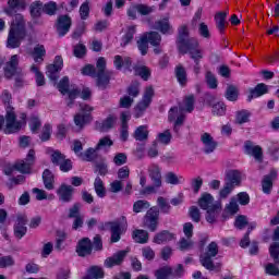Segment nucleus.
I'll list each match as a JSON object with an SVG mask.
<instances>
[{
	"label": "nucleus",
	"mask_w": 279,
	"mask_h": 279,
	"mask_svg": "<svg viewBox=\"0 0 279 279\" xmlns=\"http://www.w3.org/2000/svg\"><path fill=\"white\" fill-rule=\"evenodd\" d=\"M278 178V173L276 171H271L269 174L265 175L262 181V191L266 195H269L271 193V190L274 189V180Z\"/></svg>",
	"instance_id": "obj_17"
},
{
	"label": "nucleus",
	"mask_w": 279,
	"mask_h": 279,
	"mask_svg": "<svg viewBox=\"0 0 279 279\" xmlns=\"http://www.w3.org/2000/svg\"><path fill=\"white\" fill-rule=\"evenodd\" d=\"M175 239V235L169 231H161L157 234H155L153 239V243H156L157 245H162V243H169V241H173Z\"/></svg>",
	"instance_id": "obj_25"
},
{
	"label": "nucleus",
	"mask_w": 279,
	"mask_h": 279,
	"mask_svg": "<svg viewBox=\"0 0 279 279\" xmlns=\"http://www.w3.org/2000/svg\"><path fill=\"white\" fill-rule=\"evenodd\" d=\"M57 195L61 202H71V199H73V186L61 184V186L57 190Z\"/></svg>",
	"instance_id": "obj_18"
},
{
	"label": "nucleus",
	"mask_w": 279,
	"mask_h": 279,
	"mask_svg": "<svg viewBox=\"0 0 279 279\" xmlns=\"http://www.w3.org/2000/svg\"><path fill=\"white\" fill-rule=\"evenodd\" d=\"M21 62V56L20 54H12L9 60L5 62L3 66L4 77L7 80H12L14 75H17L21 73V68H19V64Z\"/></svg>",
	"instance_id": "obj_10"
},
{
	"label": "nucleus",
	"mask_w": 279,
	"mask_h": 279,
	"mask_svg": "<svg viewBox=\"0 0 279 279\" xmlns=\"http://www.w3.org/2000/svg\"><path fill=\"white\" fill-rule=\"evenodd\" d=\"M148 174L153 182V185L146 186L142 191V195H151V193H157L158 189L162 186V173L160 171V167L157 165H153L148 168Z\"/></svg>",
	"instance_id": "obj_3"
},
{
	"label": "nucleus",
	"mask_w": 279,
	"mask_h": 279,
	"mask_svg": "<svg viewBox=\"0 0 279 279\" xmlns=\"http://www.w3.org/2000/svg\"><path fill=\"white\" fill-rule=\"evenodd\" d=\"M96 69L95 65L87 64L81 70V73L82 75L97 77V86L104 90L110 84V75H112L110 71L106 70V59L104 57L98 58Z\"/></svg>",
	"instance_id": "obj_1"
},
{
	"label": "nucleus",
	"mask_w": 279,
	"mask_h": 279,
	"mask_svg": "<svg viewBox=\"0 0 279 279\" xmlns=\"http://www.w3.org/2000/svg\"><path fill=\"white\" fill-rule=\"evenodd\" d=\"M83 143L80 141V140H74L73 142H72V146H71V149H72V151H74V154L78 157V158H81V156H82V150L84 149V147H83Z\"/></svg>",
	"instance_id": "obj_59"
},
{
	"label": "nucleus",
	"mask_w": 279,
	"mask_h": 279,
	"mask_svg": "<svg viewBox=\"0 0 279 279\" xmlns=\"http://www.w3.org/2000/svg\"><path fill=\"white\" fill-rule=\"evenodd\" d=\"M134 34H136V26H130L125 35L122 37L121 47H128V45L132 43Z\"/></svg>",
	"instance_id": "obj_39"
},
{
	"label": "nucleus",
	"mask_w": 279,
	"mask_h": 279,
	"mask_svg": "<svg viewBox=\"0 0 279 279\" xmlns=\"http://www.w3.org/2000/svg\"><path fill=\"white\" fill-rule=\"evenodd\" d=\"M226 99L228 101H236L239 99V88L234 85H229L226 90Z\"/></svg>",
	"instance_id": "obj_41"
},
{
	"label": "nucleus",
	"mask_w": 279,
	"mask_h": 279,
	"mask_svg": "<svg viewBox=\"0 0 279 279\" xmlns=\"http://www.w3.org/2000/svg\"><path fill=\"white\" fill-rule=\"evenodd\" d=\"M168 121L174 122V131L184 123V111L179 107H172L168 113Z\"/></svg>",
	"instance_id": "obj_14"
},
{
	"label": "nucleus",
	"mask_w": 279,
	"mask_h": 279,
	"mask_svg": "<svg viewBox=\"0 0 279 279\" xmlns=\"http://www.w3.org/2000/svg\"><path fill=\"white\" fill-rule=\"evenodd\" d=\"M160 220V209L158 207H151L146 211L144 216V228L149 232H156L158 230V221Z\"/></svg>",
	"instance_id": "obj_8"
},
{
	"label": "nucleus",
	"mask_w": 279,
	"mask_h": 279,
	"mask_svg": "<svg viewBox=\"0 0 279 279\" xmlns=\"http://www.w3.org/2000/svg\"><path fill=\"white\" fill-rule=\"evenodd\" d=\"M198 34L202 36V38H210V29H208V25H206V23L202 22L198 25Z\"/></svg>",
	"instance_id": "obj_63"
},
{
	"label": "nucleus",
	"mask_w": 279,
	"mask_h": 279,
	"mask_svg": "<svg viewBox=\"0 0 279 279\" xmlns=\"http://www.w3.org/2000/svg\"><path fill=\"white\" fill-rule=\"evenodd\" d=\"M45 56H47V50L40 44L33 49V59L36 64H43L45 62Z\"/></svg>",
	"instance_id": "obj_27"
},
{
	"label": "nucleus",
	"mask_w": 279,
	"mask_h": 279,
	"mask_svg": "<svg viewBox=\"0 0 279 279\" xmlns=\"http://www.w3.org/2000/svg\"><path fill=\"white\" fill-rule=\"evenodd\" d=\"M43 14V3L36 2L31 5V15L34 19H38Z\"/></svg>",
	"instance_id": "obj_58"
},
{
	"label": "nucleus",
	"mask_w": 279,
	"mask_h": 279,
	"mask_svg": "<svg viewBox=\"0 0 279 279\" xmlns=\"http://www.w3.org/2000/svg\"><path fill=\"white\" fill-rule=\"evenodd\" d=\"M34 162H36V151L31 149L24 160H19L15 162V169L20 173H32Z\"/></svg>",
	"instance_id": "obj_12"
},
{
	"label": "nucleus",
	"mask_w": 279,
	"mask_h": 279,
	"mask_svg": "<svg viewBox=\"0 0 279 279\" xmlns=\"http://www.w3.org/2000/svg\"><path fill=\"white\" fill-rule=\"evenodd\" d=\"M227 213L229 215H236L239 213V203L236 202V197H232L230 203L226 206Z\"/></svg>",
	"instance_id": "obj_54"
},
{
	"label": "nucleus",
	"mask_w": 279,
	"mask_h": 279,
	"mask_svg": "<svg viewBox=\"0 0 279 279\" xmlns=\"http://www.w3.org/2000/svg\"><path fill=\"white\" fill-rule=\"evenodd\" d=\"M128 163V155L125 153H118L113 157V165L116 167H123V165Z\"/></svg>",
	"instance_id": "obj_53"
},
{
	"label": "nucleus",
	"mask_w": 279,
	"mask_h": 279,
	"mask_svg": "<svg viewBox=\"0 0 279 279\" xmlns=\"http://www.w3.org/2000/svg\"><path fill=\"white\" fill-rule=\"evenodd\" d=\"M107 227L111 230V243H119L121 234L128 230V218L121 216L118 220L108 222Z\"/></svg>",
	"instance_id": "obj_5"
},
{
	"label": "nucleus",
	"mask_w": 279,
	"mask_h": 279,
	"mask_svg": "<svg viewBox=\"0 0 279 279\" xmlns=\"http://www.w3.org/2000/svg\"><path fill=\"white\" fill-rule=\"evenodd\" d=\"M113 64L116 69H122L123 66H130V64H132V60L130 57L116 56Z\"/></svg>",
	"instance_id": "obj_42"
},
{
	"label": "nucleus",
	"mask_w": 279,
	"mask_h": 279,
	"mask_svg": "<svg viewBox=\"0 0 279 279\" xmlns=\"http://www.w3.org/2000/svg\"><path fill=\"white\" fill-rule=\"evenodd\" d=\"M117 123V117L109 116L106 120H104L100 124L101 132H108V130H112L114 124Z\"/></svg>",
	"instance_id": "obj_43"
},
{
	"label": "nucleus",
	"mask_w": 279,
	"mask_h": 279,
	"mask_svg": "<svg viewBox=\"0 0 279 279\" xmlns=\"http://www.w3.org/2000/svg\"><path fill=\"white\" fill-rule=\"evenodd\" d=\"M135 75H140V77H142V80L147 82L149 80V77L151 76V71L149 70V68H147L145 65H136L135 66Z\"/></svg>",
	"instance_id": "obj_40"
},
{
	"label": "nucleus",
	"mask_w": 279,
	"mask_h": 279,
	"mask_svg": "<svg viewBox=\"0 0 279 279\" xmlns=\"http://www.w3.org/2000/svg\"><path fill=\"white\" fill-rule=\"evenodd\" d=\"M217 204H219V202H215V198L213 197V195L208 193L203 194L198 199V206L203 210H208L209 208L217 206Z\"/></svg>",
	"instance_id": "obj_22"
},
{
	"label": "nucleus",
	"mask_w": 279,
	"mask_h": 279,
	"mask_svg": "<svg viewBox=\"0 0 279 279\" xmlns=\"http://www.w3.org/2000/svg\"><path fill=\"white\" fill-rule=\"evenodd\" d=\"M66 241V232L58 231L57 232V242H56V250H62V243Z\"/></svg>",
	"instance_id": "obj_64"
},
{
	"label": "nucleus",
	"mask_w": 279,
	"mask_h": 279,
	"mask_svg": "<svg viewBox=\"0 0 279 279\" xmlns=\"http://www.w3.org/2000/svg\"><path fill=\"white\" fill-rule=\"evenodd\" d=\"M227 17H228V11H220L216 13L215 15L216 27L219 29V32H223L226 29Z\"/></svg>",
	"instance_id": "obj_34"
},
{
	"label": "nucleus",
	"mask_w": 279,
	"mask_h": 279,
	"mask_svg": "<svg viewBox=\"0 0 279 279\" xmlns=\"http://www.w3.org/2000/svg\"><path fill=\"white\" fill-rule=\"evenodd\" d=\"M5 134H14V132H19L23 128V123L25 121L16 119V111L9 105L7 106V113H5Z\"/></svg>",
	"instance_id": "obj_4"
},
{
	"label": "nucleus",
	"mask_w": 279,
	"mask_h": 279,
	"mask_svg": "<svg viewBox=\"0 0 279 279\" xmlns=\"http://www.w3.org/2000/svg\"><path fill=\"white\" fill-rule=\"evenodd\" d=\"M171 274H173V271L171 270V267L166 266L156 270L155 276L157 279H169L171 278Z\"/></svg>",
	"instance_id": "obj_47"
},
{
	"label": "nucleus",
	"mask_w": 279,
	"mask_h": 279,
	"mask_svg": "<svg viewBox=\"0 0 279 279\" xmlns=\"http://www.w3.org/2000/svg\"><path fill=\"white\" fill-rule=\"evenodd\" d=\"M23 38H25V20L21 14H16L11 24L7 47L9 49H19Z\"/></svg>",
	"instance_id": "obj_2"
},
{
	"label": "nucleus",
	"mask_w": 279,
	"mask_h": 279,
	"mask_svg": "<svg viewBox=\"0 0 279 279\" xmlns=\"http://www.w3.org/2000/svg\"><path fill=\"white\" fill-rule=\"evenodd\" d=\"M149 206H151V205L147 201H136L133 204V213H136V214L143 213L144 210H147V208H149Z\"/></svg>",
	"instance_id": "obj_52"
},
{
	"label": "nucleus",
	"mask_w": 279,
	"mask_h": 279,
	"mask_svg": "<svg viewBox=\"0 0 279 279\" xmlns=\"http://www.w3.org/2000/svg\"><path fill=\"white\" fill-rule=\"evenodd\" d=\"M245 153L248 156H253L255 160H263V148L260 146H254L251 142H246L244 145Z\"/></svg>",
	"instance_id": "obj_24"
},
{
	"label": "nucleus",
	"mask_w": 279,
	"mask_h": 279,
	"mask_svg": "<svg viewBox=\"0 0 279 279\" xmlns=\"http://www.w3.org/2000/svg\"><path fill=\"white\" fill-rule=\"evenodd\" d=\"M90 252H93V243L90 242V239H82L77 244L76 253L78 256H88Z\"/></svg>",
	"instance_id": "obj_20"
},
{
	"label": "nucleus",
	"mask_w": 279,
	"mask_h": 279,
	"mask_svg": "<svg viewBox=\"0 0 279 279\" xmlns=\"http://www.w3.org/2000/svg\"><path fill=\"white\" fill-rule=\"evenodd\" d=\"M205 210H207L206 221L208 223H215L219 217V213H221V203H216L214 207H209V209Z\"/></svg>",
	"instance_id": "obj_28"
},
{
	"label": "nucleus",
	"mask_w": 279,
	"mask_h": 279,
	"mask_svg": "<svg viewBox=\"0 0 279 279\" xmlns=\"http://www.w3.org/2000/svg\"><path fill=\"white\" fill-rule=\"evenodd\" d=\"M190 40H195V38H189V27L186 25H183L179 28V49L180 51L184 50V47L189 45Z\"/></svg>",
	"instance_id": "obj_21"
},
{
	"label": "nucleus",
	"mask_w": 279,
	"mask_h": 279,
	"mask_svg": "<svg viewBox=\"0 0 279 279\" xmlns=\"http://www.w3.org/2000/svg\"><path fill=\"white\" fill-rule=\"evenodd\" d=\"M113 142L110 137L106 136L99 140L98 144L96 145V149H106L108 147H112Z\"/></svg>",
	"instance_id": "obj_62"
},
{
	"label": "nucleus",
	"mask_w": 279,
	"mask_h": 279,
	"mask_svg": "<svg viewBox=\"0 0 279 279\" xmlns=\"http://www.w3.org/2000/svg\"><path fill=\"white\" fill-rule=\"evenodd\" d=\"M57 10H58V4L53 1H50L43 7V11L46 14H49V16H53V14H56Z\"/></svg>",
	"instance_id": "obj_57"
},
{
	"label": "nucleus",
	"mask_w": 279,
	"mask_h": 279,
	"mask_svg": "<svg viewBox=\"0 0 279 279\" xmlns=\"http://www.w3.org/2000/svg\"><path fill=\"white\" fill-rule=\"evenodd\" d=\"M15 239H23L27 234V216L19 215L13 228Z\"/></svg>",
	"instance_id": "obj_13"
},
{
	"label": "nucleus",
	"mask_w": 279,
	"mask_h": 279,
	"mask_svg": "<svg viewBox=\"0 0 279 279\" xmlns=\"http://www.w3.org/2000/svg\"><path fill=\"white\" fill-rule=\"evenodd\" d=\"M227 184H231L233 189L239 186L241 184V173L238 170L229 171Z\"/></svg>",
	"instance_id": "obj_36"
},
{
	"label": "nucleus",
	"mask_w": 279,
	"mask_h": 279,
	"mask_svg": "<svg viewBox=\"0 0 279 279\" xmlns=\"http://www.w3.org/2000/svg\"><path fill=\"white\" fill-rule=\"evenodd\" d=\"M31 71L32 73H35L37 86H45V75H43V73H40V71L38 70V65H31Z\"/></svg>",
	"instance_id": "obj_49"
},
{
	"label": "nucleus",
	"mask_w": 279,
	"mask_h": 279,
	"mask_svg": "<svg viewBox=\"0 0 279 279\" xmlns=\"http://www.w3.org/2000/svg\"><path fill=\"white\" fill-rule=\"evenodd\" d=\"M126 255H128V252L125 251H120L116 253L113 256L108 257L105 260V267L110 269L112 267H117V265H121V263H123V259L125 258Z\"/></svg>",
	"instance_id": "obj_19"
},
{
	"label": "nucleus",
	"mask_w": 279,
	"mask_h": 279,
	"mask_svg": "<svg viewBox=\"0 0 279 279\" xmlns=\"http://www.w3.org/2000/svg\"><path fill=\"white\" fill-rule=\"evenodd\" d=\"M135 141H147L149 138V128L147 125H140L134 134H133Z\"/></svg>",
	"instance_id": "obj_32"
},
{
	"label": "nucleus",
	"mask_w": 279,
	"mask_h": 279,
	"mask_svg": "<svg viewBox=\"0 0 279 279\" xmlns=\"http://www.w3.org/2000/svg\"><path fill=\"white\" fill-rule=\"evenodd\" d=\"M279 264H274V263H268L265 266V271L268 276H279V268H278Z\"/></svg>",
	"instance_id": "obj_60"
},
{
	"label": "nucleus",
	"mask_w": 279,
	"mask_h": 279,
	"mask_svg": "<svg viewBox=\"0 0 279 279\" xmlns=\"http://www.w3.org/2000/svg\"><path fill=\"white\" fill-rule=\"evenodd\" d=\"M269 254L276 265H279V242H274L269 247Z\"/></svg>",
	"instance_id": "obj_51"
},
{
	"label": "nucleus",
	"mask_w": 279,
	"mask_h": 279,
	"mask_svg": "<svg viewBox=\"0 0 279 279\" xmlns=\"http://www.w3.org/2000/svg\"><path fill=\"white\" fill-rule=\"evenodd\" d=\"M93 110H95V108H93L90 105L80 106V112L74 116V123L76 128L82 130L84 125L93 121V117L90 116V112H93Z\"/></svg>",
	"instance_id": "obj_7"
},
{
	"label": "nucleus",
	"mask_w": 279,
	"mask_h": 279,
	"mask_svg": "<svg viewBox=\"0 0 279 279\" xmlns=\"http://www.w3.org/2000/svg\"><path fill=\"white\" fill-rule=\"evenodd\" d=\"M155 29L161 32V34H173V26L169 23V17L161 19L156 22Z\"/></svg>",
	"instance_id": "obj_26"
},
{
	"label": "nucleus",
	"mask_w": 279,
	"mask_h": 279,
	"mask_svg": "<svg viewBox=\"0 0 279 279\" xmlns=\"http://www.w3.org/2000/svg\"><path fill=\"white\" fill-rule=\"evenodd\" d=\"M99 151L97 148H88L86 151H84L80 159L85 160L86 162H90L92 160H95V153Z\"/></svg>",
	"instance_id": "obj_55"
},
{
	"label": "nucleus",
	"mask_w": 279,
	"mask_h": 279,
	"mask_svg": "<svg viewBox=\"0 0 279 279\" xmlns=\"http://www.w3.org/2000/svg\"><path fill=\"white\" fill-rule=\"evenodd\" d=\"M179 108L183 112H192L193 110H195V96H186L183 102L179 106Z\"/></svg>",
	"instance_id": "obj_31"
},
{
	"label": "nucleus",
	"mask_w": 279,
	"mask_h": 279,
	"mask_svg": "<svg viewBox=\"0 0 279 279\" xmlns=\"http://www.w3.org/2000/svg\"><path fill=\"white\" fill-rule=\"evenodd\" d=\"M43 181L45 184V189H47V191H53L54 186H53V173L49 170H45L43 173Z\"/></svg>",
	"instance_id": "obj_37"
},
{
	"label": "nucleus",
	"mask_w": 279,
	"mask_h": 279,
	"mask_svg": "<svg viewBox=\"0 0 279 279\" xmlns=\"http://www.w3.org/2000/svg\"><path fill=\"white\" fill-rule=\"evenodd\" d=\"M174 73H175V77H177L180 86H186V84L189 82L186 69H184V66H182V65H177Z\"/></svg>",
	"instance_id": "obj_29"
},
{
	"label": "nucleus",
	"mask_w": 279,
	"mask_h": 279,
	"mask_svg": "<svg viewBox=\"0 0 279 279\" xmlns=\"http://www.w3.org/2000/svg\"><path fill=\"white\" fill-rule=\"evenodd\" d=\"M180 51H182V53H189L195 64H199V60L204 58V50L199 48V41H197V39L190 40L186 46L183 47V50Z\"/></svg>",
	"instance_id": "obj_9"
},
{
	"label": "nucleus",
	"mask_w": 279,
	"mask_h": 279,
	"mask_svg": "<svg viewBox=\"0 0 279 279\" xmlns=\"http://www.w3.org/2000/svg\"><path fill=\"white\" fill-rule=\"evenodd\" d=\"M165 180L167 182V184H172V185H178L180 183H182V181L184 180L182 177H178L175 173L173 172H168L165 177Z\"/></svg>",
	"instance_id": "obj_50"
},
{
	"label": "nucleus",
	"mask_w": 279,
	"mask_h": 279,
	"mask_svg": "<svg viewBox=\"0 0 279 279\" xmlns=\"http://www.w3.org/2000/svg\"><path fill=\"white\" fill-rule=\"evenodd\" d=\"M142 256L145 260H154L156 258V252L150 246H145L142 248Z\"/></svg>",
	"instance_id": "obj_56"
},
{
	"label": "nucleus",
	"mask_w": 279,
	"mask_h": 279,
	"mask_svg": "<svg viewBox=\"0 0 279 279\" xmlns=\"http://www.w3.org/2000/svg\"><path fill=\"white\" fill-rule=\"evenodd\" d=\"M50 159L53 165L60 166L66 158L60 150H50Z\"/></svg>",
	"instance_id": "obj_44"
},
{
	"label": "nucleus",
	"mask_w": 279,
	"mask_h": 279,
	"mask_svg": "<svg viewBox=\"0 0 279 279\" xmlns=\"http://www.w3.org/2000/svg\"><path fill=\"white\" fill-rule=\"evenodd\" d=\"M144 38H146L147 43H149V45L153 47H158L160 43H162V37L156 32L147 33L144 35Z\"/></svg>",
	"instance_id": "obj_35"
},
{
	"label": "nucleus",
	"mask_w": 279,
	"mask_h": 279,
	"mask_svg": "<svg viewBox=\"0 0 279 279\" xmlns=\"http://www.w3.org/2000/svg\"><path fill=\"white\" fill-rule=\"evenodd\" d=\"M157 206H159L161 213H163V215H169V213L171 211V205H169V202L167 201V198L159 196L157 198Z\"/></svg>",
	"instance_id": "obj_48"
},
{
	"label": "nucleus",
	"mask_w": 279,
	"mask_h": 279,
	"mask_svg": "<svg viewBox=\"0 0 279 279\" xmlns=\"http://www.w3.org/2000/svg\"><path fill=\"white\" fill-rule=\"evenodd\" d=\"M153 97H154V88L147 87L144 93L142 101H140L135 107V111H134L135 119H141V117H143V114L145 113V110L149 108Z\"/></svg>",
	"instance_id": "obj_11"
},
{
	"label": "nucleus",
	"mask_w": 279,
	"mask_h": 279,
	"mask_svg": "<svg viewBox=\"0 0 279 279\" xmlns=\"http://www.w3.org/2000/svg\"><path fill=\"white\" fill-rule=\"evenodd\" d=\"M133 239L135 243L145 244L149 241V232L143 229H137L133 231Z\"/></svg>",
	"instance_id": "obj_33"
},
{
	"label": "nucleus",
	"mask_w": 279,
	"mask_h": 279,
	"mask_svg": "<svg viewBox=\"0 0 279 279\" xmlns=\"http://www.w3.org/2000/svg\"><path fill=\"white\" fill-rule=\"evenodd\" d=\"M205 81L209 88H217V77H215V74H213L211 72H206Z\"/></svg>",
	"instance_id": "obj_61"
},
{
	"label": "nucleus",
	"mask_w": 279,
	"mask_h": 279,
	"mask_svg": "<svg viewBox=\"0 0 279 279\" xmlns=\"http://www.w3.org/2000/svg\"><path fill=\"white\" fill-rule=\"evenodd\" d=\"M211 112L215 117H223L226 114V104L218 101L211 105Z\"/></svg>",
	"instance_id": "obj_46"
},
{
	"label": "nucleus",
	"mask_w": 279,
	"mask_h": 279,
	"mask_svg": "<svg viewBox=\"0 0 279 279\" xmlns=\"http://www.w3.org/2000/svg\"><path fill=\"white\" fill-rule=\"evenodd\" d=\"M201 143L203 145L204 154H213L215 149H217V146L219 145L215 137L210 135V133H203L201 134Z\"/></svg>",
	"instance_id": "obj_15"
},
{
	"label": "nucleus",
	"mask_w": 279,
	"mask_h": 279,
	"mask_svg": "<svg viewBox=\"0 0 279 279\" xmlns=\"http://www.w3.org/2000/svg\"><path fill=\"white\" fill-rule=\"evenodd\" d=\"M71 29V19L69 15H61L58 19L57 32L59 36H66Z\"/></svg>",
	"instance_id": "obj_16"
},
{
	"label": "nucleus",
	"mask_w": 279,
	"mask_h": 279,
	"mask_svg": "<svg viewBox=\"0 0 279 279\" xmlns=\"http://www.w3.org/2000/svg\"><path fill=\"white\" fill-rule=\"evenodd\" d=\"M217 254H219V246L217 245V242H211L207 246V251L201 255V263L205 269L214 271L215 264L213 263V258H215Z\"/></svg>",
	"instance_id": "obj_6"
},
{
	"label": "nucleus",
	"mask_w": 279,
	"mask_h": 279,
	"mask_svg": "<svg viewBox=\"0 0 279 279\" xmlns=\"http://www.w3.org/2000/svg\"><path fill=\"white\" fill-rule=\"evenodd\" d=\"M5 219H8V211H5V209H0V232L5 241H10L8 227L4 225Z\"/></svg>",
	"instance_id": "obj_30"
},
{
	"label": "nucleus",
	"mask_w": 279,
	"mask_h": 279,
	"mask_svg": "<svg viewBox=\"0 0 279 279\" xmlns=\"http://www.w3.org/2000/svg\"><path fill=\"white\" fill-rule=\"evenodd\" d=\"M269 92L267 85L259 83L256 85L255 88L250 89V95L247 97L248 101H252V99H256L257 97H263V95H267Z\"/></svg>",
	"instance_id": "obj_23"
},
{
	"label": "nucleus",
	"mask_w": 279,
	"mask_h": 279,
	"mask_svg": "<svg viewBox=\"0 0 279 279\" xmlns=\"http://www.w3.org/2000/svg\"><path fill=\"white\" fill-rule=\"evenodd\" d=\"M250 117H252V113L247 110L238 111L235 114V123L238 125H243V123H250Z\"/></svg>",
	"instance_id": "obj_38"
},
{
	"label": "nucleus",
	"mask_w": 279,
	"mask_h": 279,
	"mask_svg": "<svg viewBox=\"0 0 279 279\" xmlns=\"http://www.w3.org/2000/svg\"><path fill=\"white\" fill-rule=\"evenodd\" d=\"M94 189L98 197H106V187L101 178L97 177L94 182Z\"/></svg>",
	"instance_id": "obj_45"
}]
</instances>
